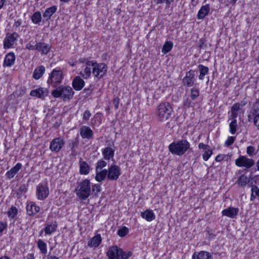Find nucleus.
Wrapping results in <instances>:
<instances>
[{
  "instance_id": "18",
  "label": "nucleus",
  "mask_w": 259,
  "mask_h": 259,
  "mask_svg": "<svg viewBox=\"0 0 259 259\" xmlns=\"http://www.w3.org/2000/svg\"><path fill=\"white\" fill-rule=\"evenodd\" d=\"M80 134L82 138L90 139L93 138V133L92 130L87 126H82L80 128Z\"/></svg>"
},
{
  "instance_id": "56",
  "label": "nucleus",
  "mask_w": 259,
  "mask_h": 259,
  "mask_svg": "<svg viewBox=\"0 0 259 259\" xmlns=\"http://www.w3.org/2000/svg\"><path fill=\"white\" fill-rule=\"evenodd\" d=\"M22 24V20L21 19H18L17 20H15L14 26L16 27H19Z\"/></svg>"
},
{
  "instance_id": "16",
  "label": "nucleus",
  "mask_w": 259,
  "mask_h": 259,
  "mask_svg": "<svg viewBox=\"0 0 259 259\" xmlns=\"http://www.w3.org/2000/svg\"><path fill=\"white\" fill-rule=\"evenodd\" d=\"M27 214L30 216H32L38 213L40 210V207L37 206L35 202H30L26 206Z\"/></svg>"
},
{
  "instance_id": "60",
  "label": "nucleus",
  "mask_w": 259,
  "mask_h": 259,
  "mask_svg": "<svg viewBox=\"0 0 259 259\" xmlns=\"http://www.w3.org/2000/svg\"><path fill=\"white\" fill-rule=\"evenodd\" d=\"M165 1V3L166 5L169 7L171 3H172L174 0H164Z\"/></svg>"
},
{
  "instance_id": "4",
  "label": "nucleus",
  "mask_w": 259,
  "mask_h": 259,
  "mask_svg": "<svg viewBox=\"0 0 259 259\" xmlns=\"http://www.w3.org/2000/svg\"><path fill=\"white\" fill-rule=\"evenodd\" d=\"M74 92L69 85L60 86L52 91L54 98H61L63 101L69 100L72 98Z\"/></svg>"
},
{
  "instance_id": "19",
  "label": "nucleus",
  "mask_w": 259,
  "mask_h": 259,
  "mask_svg": "<svg viewBox=\"0 0 259 259\" xmlns=\"http://www.w3.org/2000/svg\"><path fill=\"white\" fill-rule=\"evenodd\" d=\"M192 259H212L211 254L205 251L195 252L192 255Z\"/></svg>"
},
{
  "instance_id": "61",
  "label": "nucleus",
  "mask_w": 259,
  "mask_h": 259,
  "mask_svg": "<svg viewBox=\"0 0 259 259\" xmlns=\"http://www.w3.org/2000/svg\"><path fill=\"white\" fill-rule=\"evenodd\" d=\"M6 3V0H0V10L3 7Z\"/></svg>"
},
{
  "instance_id": "41",
  "label": "nucleus",
  "mask_w": 259,
  "mask_h": 259,
  "mask_svg": "<svg viewBox=\"0 0 259 259\" xmlns=\"http://www.w3.org/2000/svg\"><path fill=\"white\" fill-rule=\"evenodd\" d=\"M212 154V151L210 147L206 150L202 154L203 159L205 161L208 160L210 156Z\"/></svg>"
},
{
  "instance_id": "58",
  "label": "nucleus",
  "mask_w": 259,
  "mask_h": 259,
  "mask_svg": "<svg viewBox=\"0 0 259 259\" xmlns=\"http://www.w3.org/2000/svg\"><path fill=\"white\" fill-rule=\"evenodd\" d=\"M153 1L156 4H161L165 3V1L164 0H153Z\"/></svg>"
},
{
  "instance_id": "27",
  "label": "nucleus",
  "mask_w": 259,
  "mask_h": 259,
  "mask_svg": "<svg viewBox=\"0 0 259 259\" xmlns=\"http://www.w3.org/2000/svg\"><path fill=\"white\" fill-rule=\"evenodd\" d=\"M103 155L106 160H109L112 158L114 155V150L110 147H106L103 150Z\"/></svg>"
},
{
  "instance_id": "42",
  "label": "nucleus",
  "mask_w": 259,
  "mask_h": 259,
  "mask_svg": "<svg viewBox=\"0 0 259 259\" xmlns=\"http://www.w3.org/2000/svg\"><path fill=\"white\" fill-rule=\"evenodd\" d=\"M17 209L15 206H12L8 211V216L10 218H14L17 213Z\"/></svg>"
},
{
  "instance_id": "3",
  "label": "nucleus",
  "mask_w": 259,
  "mask_h": 259,
  "mask_svg": "<svg viewBox=\"0 0 259 259\" xmlns=\"http://www.w3.org/2000/svg\"><path fill=\"white\" fill-rule=\"evenodd\" d=\"M106 255L109 259H127L132 255V252L124 251L117 245H113L109 247Z\"/></svg>"
},
{
  "instance_id": "38",
  "label": "nucleus",
  "mask_w": 259,
  "mask_h": 259,
  "mask_svg": "<svg viewBox=\"0 0 259 259\" xmlns=\"http://www.w3.org/2000/svg\"><path fill=\"white\" fill-rule=\"evenodd\" d=\"M57 228V225H47L45 228V232L46 234L50 235L53 232H55Z\"/></svg>"
},
{
  "instance_id": "17",
  "label": "nucleus",
  "mask_w": 259,
  "mask_h": 259,
  "mask_svg": "<svg viewBox=\"0 0 259 259\" xmlns=\"http://www.w3.org/2000/svg\"><path fill=\"white\" fill-rule=\"evenodd\" d=\"M102 239L101 235L96 234L92 237L88 242V245L90 247L96 248L102 243Z\"/></svg>"
},
{
  "instance_id": "28",
  "label": "nucleus",
  "mask_w": 259,
  "mask_h": 259,
  "mask_svg": "<svg viewBox=\"0 0 259 259\" xmlns=\"http://www.w3.org/2000/svg\"><path fill=\"white\" fill-rule=\"evenodd\" d=\"M57 10V7L54 6L51 7L46 9L43 14V17L46 21L49 20L51 16L56 12Z\"/></svg>"
},
{
  "instance_id": "7",
  "label": "nucleus",
  "mask_w": 259,
  "mask_h": 259,
  "mask_svg": "<svg viewBox=\"0 0 259 259\" xmlns=\"http://www.w3.org/2000/svg\"><path fill=\"white\" fill-rule=\"evenodd\" d=\"M88 65H92V73L95 77L100 79L104 76L107 70V65L103 63H98L95 61L88 62Z\"/></svg>"
},
{
  "instance_id": "43",
  "label": "nucleus",
  "mask_w": 259,
  "mask_h": 259,
  "mask_svg": "<svg viewBox=\"0 0 259 259\" xmlns=\"http://www.w3.org/2000/svg\"><path fill=\"white\" fill-rule=\"evenodd\" d=\"M107 165V162L104 160L101 159L99 160L96 166V171H97L99 169H101Z\"/></svg>"
},
{
  "instance_id": "64",
  "label": "nucleus",
  "mask_w": 259,
  "mask_h": 259,
  "mask_svg": "<svg viewBox=\"0 0 259 259\" xmlns=\"http://www.w3.org/2000/svg\"><path fill=\"white\" fill-rule=\"evenodd\" d=\"M83 92H87L88 94H90L91 92V91L90 89H85L83 90Z\"/></svg>"
},
{
  "instance_id": "59",
  "label": "nucleus",
  "mask_w": 259,
  "mask_h": 259,
  "mask_svg": "<svg viewBox=\"0 0 259 259\" xmlns=\"http://www.w3.org/2000/svg\"><path fill=\"white\" fill-rule=\"evenodd\" d=\"M47 259H59V258L57 257L55 255H48V257H47Z\"/></svg>"
},
{
  "instance_id": "29",
  "label": "nucleus",
  "mask_w": 259,
  "mask_h": 259,
  "mask_svg": "<svg viewBox=\"0 0 259 259\" xmlns=\"http://www.w3.org/2000/svg\"><path fill=\"white\" fill-rule=\"evenodd\" d=\"M45 72V67L40 66L34 69L33 73V77L35 79H38L43 75Z\"/></svg>"
},
{
  "instance_id": "34",
  "label": "nucleus",
  "mask_w": 259,
  "mask_h": 259,
  "mask_svg": "<svg viewBox=\"0 0 259 259\" xmlns=\"http://www.w3.org/2000/svg\"><path fill=\"white\" fill-rule=\"evenodd\" d=\"M37 244L40 252L42 254H46L47 252V244L43 240L39 239L37 242Z\"/></svg>"
},
{
  "instance_id": "50",
  "label": "nucleus",
  "mask_w": 259,
  "mask_h": 259,
  "mask_svg": "<svg viewBox=\"0 0 259 259\" xmlns=\"http://www.w3.org/2000/svg\"><path fill=\"white\" fill-rule=\"evenodd\" d=\"M234 142V138L233 137H229L226 141L225 145L226 146H229L232 145Z\"/></svg>"
},
{
  "instance_id": "31",
  "label": "nucleus",
  "mask_w": 259,
  "mask_h": 259,
  "mask_svg": "<svg viewBox=\"0 0 259 259\" xmlns=\"http://www.w3.org/2000/svg\"><path fill=\"white\" fill-rule=\"evenodd\" d=\"M50 47L45 42H38L36 44V50L41 52L44 54H47L50 51Z\"/></svg>"
},
{
  "instance_id": "1",
  "label": "nucleus",
  "mask_w": 259,
  "mask_h": 259,
  "mask_svg": "<svg viewBox=\"0 0 259 259\" xmlns=\"http://www.w3.org/2000/svg\"><path fill=\"white\" fill-rule=\"evenodd\" d=\"M173 109L168 102H162L159 104L156 110V116L160 121H167L172 115Z\"/></svg>"
},
{
  "instance_id": "35",
  "label": "nucleus",
  "mask_w": 259,
  "mask_h": 259,
  "mask_svg": "<svg viewBox=\"0 0 259 259\" xmlns=\"http://www.w3.org/2000/svg\"><path fill=\"white\" fill-rule=\"evenodd\" d=\"M32 22L35 24H39L41 20V15L40 12L37 11L33 13L31 18Z\"/></svg>"
},
{
  "instance_id": "37",
  "label": "nucleus",
  "mask_w": 259,
  "mask_h": 259,
  "mask_svg": "<svg viewBox=\"0 0 259 259\" xmlns=\"http://www.w3.org/2000/svg\"><path fill=\"white\" fill-rule=\"evenodd\" d=\"M248 182L249 180L247 176L244 175H242L237 180V183L240 186H244L246 185Z\"/></svg>"
},
{
  "instance_id": "20",
  "label": "nucleus",
  "mask_w": 259,
  "mask_h": 259,
  "mask_svg": "<svg viewBox=\"0 0 259 259\" xmlns=\"http://www.w3.org/2000/svg\"><path fill=\"white\" fill-rule=\"evenodd\" d=\"M238 208L228 207L222 211L223 215H225L231 218H235L238 213Z\"/></svg>"
},
{
  "instance_id": "15",
  "label": "nucleus",
  "mask_w": 259,
  "mask_h": 259,
  "mask_svg": "<svg viewBox=\"0 0 259 259\" xmlns=\"http://www.w3.org/2000/svg\"><path fill=\"white\" fill-rule=\"evenodd\" d=\"M84 80L79 76H75L72 82V87L75 91H80L84 87Z\"/></svg>"
},
{
  "instance_id": "10",
  "label": "nucleus",
  "mask_w": 259,
  "mask_h": 259,
  "mask_svg": "<svg viewBox=\"0 0 259 259\" xmlns=\"http://www.w3.org/2000/svg\"><path fill=\"white\" fill-rule=\"evenodd\" d=\"M19 37L16 32L8 33L4 40L3 46L5 49L11 48Z\"/></svg>"
},
{
  "instance_id": "51",
  "label": "nucleus",
  "mask_w": 259,
  "mask_h": 259,
  "mask_svg": "<svg viewBox=\"0 0 259 259\" xmlns=\"http://www.w3.org/2000/svg\"><path fill=\"white\" fill-rule=\"evenodd\" d=\"M254 150H255L254 147L253 146H250L247 147L246 152H247V153L249 155H252L253 154Z\"/></svg>"
},
{
  "instance_id": "48",
  "label": "nucleus",
  "mask_w": 259,
  "mask_h": 259,
  "mask_svg": "<svg viewBox=\"0 0 259 259\" xmlns=\"http://www.w3.org/2000/svg\"><path fill=\"white\" fill-rule=\"evenodd\" d=\"M91 116V113L90 111L89 110H85L83 114L82 119L84 121H87L90 119Z\"/></svg>"
},
{
  "instance_id": "13",
  "label": "nucleus",
  "mask_w": 259,
  "mask_h": 259,
  "mask_svg": "<svg viewBox=\"0 0 259 259\" xmlns=\"http://www.w3.org/2000/svg\"><path fill=\"white\" fill-rule=\"evenodd\" d=\"M195 81V71L193 70L187 72L186 76L183 79L184 85L188 87H192L194 84Z\"/></svg>"
},
{
  "instance_id": "8",
  "label": "nucleus",
  "mask_w": 259,
  "mask_h": 259,
  "mask_svg": "<svg viewBox=\"0 0 259 259\" xmlns=\"http://www.w3.org/2000/svg\"><path fill=\"white\" fill-rule=\"evenodd\" d=\"M49 194V189L47 184H39L36 186V195L38 199L45 200Z\"/></svg>"
},
{
  "instance_id": "55",
  "label": "nucleus",
  "mask_w": 259,
  "mask_h": 259,
  "mask_svg": "<svg viewBox=\"0 0 259 259\" xmlns=\"http://www.w3.org/2000/svg\"><path fill=\"white\" fill-rule=\"evenodd\" d=\"M119 103V99L118 98H115L113 100V104L115 107V108L117 109L118 108V105Z\"/></svg>"
},
{
  "instance_id": "47",
  "label": "nucleus",
  "mask_w": 259,
  "mask_h": 259,
  "mask_svg": "<svg viewBox=\"0 0 259 259\" xmlns=\"http://www.w3.org/2000/svg\"><path fill=\"white\" fill-rule=\"evenodd\" d=\"M192 100L191 98H187L184 102V106L186 107L189 108L192 106Z\"/></svg>"
},
{
  "instance_id": "44",
  "label": "nucleus",
  "mask_w": 259,
  "mask_h": 259,
  "mask_svg": "<svg viewBox=\"0 0 259 259\" xmlns=\"http://www.w3.org/2000/svg\"><path fill=\"white\" fill-rule=\"evenodd\" d=\"M128 228L125 227H123L118 230L117 234L120 237H122L125 236L128 233Z\"/></svg>"
},
{
  "instance_id": "6",
  "label": "nucleus",
  "mask_w": 259,
  "mask_h": 259,
  "mask_svg": "<svg viewBox=\"0 0 259 259\" xmlns=\"http://www.w3.org/2000/svg\"><path fill=\"white\" fill-rule=\"evenodd\" d=\"M64 76V74L61 70L54 69L49 74L47 83L52 88H57L62 83Z\"/></svg>"
},
{
  "instance_id": "40",
  "label": "nucleus",
  "mask_w": 259,
  "mask_h": 259,
  "mask_svg": "<svg viewBox=\"0 0 259 259\" xmlns=\"http://www.w3.org/2000/svg\"><path fill=\"white\" fill-rule=\"evenodd\" d=\"M199 95V91L197 88H192L191 90L190 98L192 100H195Z\"/></svg>"
},
{
  "instance_id": "63",
  "label": "nucleus",
  "mask_w": 259,
  "mask_h": 259,
  "mask_svg": "<svg viewBox=\"0 0 259 259\" xmlns=\"http://www.w3.org/2000/svg\"><path fill=\"white\" fill-rule=\"evenodd\" d=\"M87 61H89V60L85 58H80L79 59V62L80 63H85V62H87Z\"/></svg>"
},
{
  "instance_id": "54",
  "label": "nucleus",
  "mask_w": 259,
  "mask_h": 259,
  "mask_svg": "<svg viewBox=\"0 0 259 259\" xmlns=\"http://www.w3.org/2000/svg\"><path fill=\"white\" fill-rule=\"evenodd\" d=\"M7 227V223L0 222V233L2 232Z\"/></svg>"
},
{
  "instance_id": "26",
  "label": "nucleus",
  "mask_w": 259,
  "mask_h": 259,
  "mask_svg": "<svg viewBox=\"0 0 259 259\" xmlns=\"http://www.w3.org/2000/svg\"><path fill=\"white\" fill-rule=\"evenodd\" d=\"M141 215L148 222H151L155 218V215L153 210L150 209H147L144 212H142Z\"/></svg>"
},
{
  "instance_id": "22",
  "label": "nucleus",
  "mask_w": 259,
  "mask_h": 259,
  "mask_svg": "<svg viewBox=\"0 0 259 259\" xmlns=\"http://www.w3.org/2000/svg\"><path fill=\"white\" fill-rule=\"evenodd\" d=\"M15 60V55L14 53H9L5 57L3 66L5 67L11 66L14 63Z\"/></svg>"
},
{
  "instance_id": "12",
  "label": "nucleus",
  "mask_w": 259,
  "mask_h": 259,
  "mask_svg": "<svg viewBox=\"0 0 259 259\" xmlns=\"http://www.w3.org/2000/svg\"><path fill=\"white\" fill-rule=\"evenodd\" d=\"M65 144L64 140L61 138H56L50 143V149L54 152H59Z\"/></svg>"
},
{
  "instance_id": "23",
  "label": "nucleus",
  "mask_w": 259,
  "mask_h": 259,
  "mask_svg": "<svg viewBox=\"0 0 259 259\" xmlns=\"http://www.w3.org/2000/svg\"><path fill=\"white\" fill-rule=\"evenodd\" d=\"M79 173L81 175H88L90 171V166L87 162L79 160Z\"/></svg>"
},
{
  "instance_id": "2",
  "label": "nucleus",
  "mask_w": 259,
  "mask_h": 259,
  "mask_svg": "<svg viewBox=\"0 0 259 259\" xmlns=\"http://www.w3.org/2000/svg\"><path fill=\"white\" fill-rule=\"evenodd\" d=\"M190 144L187 140L183 139L171 143L168 146L169 151L174 155H182L189 148Z\"/></svg>"
},
{
  "instance_id": "36",
  "label": "nucleus",
  "mask_w": 259,
  "mask_h": 259,
  "mask_svg": "<svg viewBox=\"0 0 259 259\" xmlns=\"http://www.w3.org/2000/svg\"><path fill=\"white\" fill-rule=\"evenodd\" d=\"M173 47V43L171 41H166L163 46L162 52L166 54L171 51Z\"/></svg>"
},
{
  "instance_id": "52",
  "label": "nucleus",
  "mask_w": 259,
  "mask_h": 259,
  "mask_svg": "<svg viewBox=\"0 0 259 259\" xmlns=\"http://www.w3.org/2000/svg\"><path fill=\"white\" fill-rule=\"evenodd\" d=\"M26 48L29 50H36V44L35 46H33L30 43H28L26 45Z\"/></svg>"
},
{
  "instance_id": "53",
  "label": "nucleus",
  "mask_w": 259,
  "mask_h": 259,
  "mask_svg": "<svg viewBox=\"0 0 259 259\" xmlns=\"http://www.w3.org/2000/svg\"><path fill=\"white\" fill-rule=\"evenodd\" d=\"M198 147L199 149H202L206 150L208 148H209L210 146L204 144L202 143H200L198 145Z\"/></svg>"
},
{
  "instance_id": "49",
  "label": "nucleus",
  "mask_w": 259,
  "mask_h": 259,
  "mask_svg": "<svg viewBox=\"0 0 259 259\" xmlns=\"http://www.w3.org/2000/svg\"><path fill=\"white\" fill-rule=\"evenodd\" d=\"M251 196H253V193H254L255 195L259 197V188L255 185L252 186L251 187Z\"/></svg>"
},
{
  "instance_id": "14",
  "label": "nucleus",
  "mask_w": 259,
  "mask_h": 259,
  "mask_svg": "<svg viewBox=\"0 0 259 259\" xmlns=\"http://www.w3.org/2000/svg\"><path fill=\"white\" fill-rule=\"evenodd\" d=\"M30 95L33 97H36L38 98L43 99L48 95V90L43 88H39L35 90H33L30 92Z\"/></svg>"
},
{
  "instance_id": "33",
  "label": "nucleus",
  "mask_w": 259,
  "mask_h": 259,
  "mask_svg": "<svg viewBox=\"0 0 259 259\" xmlns=\"http://www.w3.org/2000/svg\"><path fill=\"white\" fill-rule=\"evenodd\" d=\"M198 68L199 70L200 75L199 78L200 80H202L205 75L208 73V68L206 66H204L203 65H199Z\"/></svg>"
},
{
  "instance_id": "25",
  "label": "nucleus",
  "mask_w": 259,
  "mask_h": 259,
  "mask_svg": "<svg viewBox=\"0 0 259 259\" xmlns=\"http://www.w3.org/2000/svg\"><path fill=\"white\" fill-rule=\"evenodd\" d=\"M21 167V163H18L14 167H12L10 170L7 172L6 176L10 179L13 178Z\"/></svg>"
},
{
  "instance_id": "11",
  "label": "nucleus",
  "mask_w": 259,
  "mask_h": 259,
  "mask_svg": "<svg viewBox=\"0 0 259 259\" xmlns=\"http://www.w3.org/2000/svg\"><path fill=\"white\" fill-rule=\"evenodd\" d=\"M235 164L239 167H244L246 168H249L254 165V162L252 159L248 158L244 156H240L238 158L236 159Z\"/></svg>"
},
{
  "instance_id": "45",
  "label": "nucleus",
  "mask_w": 259,
  "mask_h": 259,
  "mask_svg": "<svg viewBox=\"0 0 259 259\" xmlns=\"http://www.w3.org/2000/svg\"><path fill=\"white\" fill-rule=\"evenodd\" d=\"M253 122L257 130H259V113L255 112L253 113Z\"/></svg>"
},
{
  "instance_id": "24",
  "label": "nucleus",
  "mask_w": 259,
  "mask_h": 259,
  "mask_svg": "<svg viewBox=\"0 0 259 259\" xmlns=\"http://www.w3.org/2000/svg\"><path fill=\"white\" fill-rule=\"evenodd\" d=\"M245 105V103L241 102L240 103H235L232 106L231 108V116L233 119H235L237 117L238 111L241 109V107H243Z\"/></svg>"
},
{
  "instance_id": "39",
  "label": "nucleus",
  "mask_w": 259,
  "mask_h": 259,
  "mask_svg": "<svg viewBox=\"0 0 259 259\" xmlns=\"http://www.w3.org/2000/svg\"><path fill=\"white\" fill-rule=\"evenodd\" d=\"M237 127V120L235 118L229 124L230 132L232 134H235Z\"/></svg>"
},
{
  "instance_id": "62",
  "label": "nucleus",
  "mask_w": 259,
  "mask_h": 259,
  "mask_svg": "<svg viewBox=\"0 0 259 259\" xmlns=\"http://www.w3.org/2000/svg\"><path fill=\"white\" fill-rule=\"evenodd\" d=\"M27 259H34V257L33 254L30 253L27 255Z\"/></svg>"
},
{
  "instance_id": "30",
  "label": "nucleus",
  "mask_w": 259,
  "mask_h": 259,
  "mask_svg": "<svg viewBox=\"0 0 259 259\" xmlns=\"http://www.w3.org/2000/svg\"><path fill=\"white\" fill-rule=\"evenodd\" d=\"M96 172L95 180L98 182L104 181L107 176V169H104L100 171L98 170Z\"/></svg>"
},
{
  "instance_id": "32",
  "label": "nucleus",
  "mask_w": 259,
  "mask_h": 259,
  "mask_svg": "<svg viewBox=\"0 0 259 259\" xmlns=\"http://www.w3.org/2000/svg\"><path fill=\"white\" fill-rule=\"evenodd\" d=\"M92 62V61H87L85 62V67L84 68L83 73H80L81 76L85 79L89 78L91 75V68L92 65H88V62Z\"/></svg>"
},
{
  "instance_id": "9",
  "label": "nucleus",
  "mask_w": 259,
  "mask_h": 259,
  "mask_svg": "<svg viewBox=\"0 0 259 259\" xmlns=\"http://www.w3.org/2000/svg\"><path fill=\"white\" fill-rule=\"evenodd\" d=\"M120 175L121 169L117 165H112L107 170V178L110 180H117Z\"/></svg>"
},
{
  "instance_id": "21",
  "label": "nucleus",
  "mask_w": 259,
  "mask_h": 259,
  "mask_svg": "<svg viewBox=\"0 0 259 259\" xmlns=\"http://www.w3.org/2000/svg\"><path fill=\"white\" fill-rule=\"evenodd\" d=\"M210 12V6L209 4L202 6L199 10L197 14V18L198 19H203L204 17L208 15Z\"/></svg>"
},
{
  "instance_id": "46",
  "label": "nucleus",
  "mask_w": 259,
  "mask_h": 259,
  "mask_svg": "<svg viewBox=\"0 0 259 259\" xmlns=\"http://www.w3.org/2000/svg\"><path fill=\"white\" fill-rule=\"evenodd\" d=\"M92 188L93 192L95 193L96 195L100 192L101 190L100 185L98 184L93 185Z\"/></svg>"
},
{
  "instance_id": "5",
  "label": "nucleus",
  "mask_w": 259,
  "mask_h": 259,
  "mask_svg": "<svg viewBox=\"0 0 259 259\" xmlns=\"http://www.w3.org/2000/svg\"><path fill=\"white\" fill-rule=\"evenodd\" d=\"M91 183L88 179L80 182L75 190L76 195L81 200L87 199L91 195Z\"/></svg>"
},
{
  "instance_id": "57",
  "label": "nucleus",
  "mask_w": 259,
  "mask_h": 259,
  "mask_svg": "<svg viewBox=\"0 0 259 259\" xmlns=\"http://www.w3.org/2000/svg\"><path fill=\"white\" fill-rule=\"evenodd\" d=\"M224 157H225V156L223 155H218L215 157V160H216V161L220 162L224 159Z\"/></svg>"
}]
</instances>
